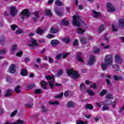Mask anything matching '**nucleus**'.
Returning a JSON list of instances; mask_svg holds the SVG:
<instances>
[{
	"label": "nucleus",
	"mask_w": 124,
	"mask_h": 124,
	"mask_svg": "<svg viewBox=\"0 0 124 124\" xmlns=\"http://www.w3.org/2000/svg\"><path fill=\"white\" fill-rule=\"evenodd\" d=\"M80 22L84 24V22L82 21V17L81 16L76 15L73 16V25L75 27H78L77 33H78V34H82V33H84L86 31V30L81 28V23Z\"/></svg>",
	"instance_id": "1"
},
{
	"label": "nucleus",
	"mask_w": 124,
	"mask_h": 124,
	"mask_svg": "<svg viewBox=\"0 0 124 124\" xmlns=\"http://www.w3.org/2000/svg\"><path fill=\"white\" fill-rule=\"evenodd\" d=\"M113 56L111 55H107L106 56L104 60L105 63H102L101 67L102 70H106L107 69V66H110L113 64Z\"/></svg>",
	"instance_id": "2"
},
{
	"label": "nucleus",
	"mask_w": 124,
	"mask_h": 124,
	"mask_svg": "<svg viewBox=\"0 0 124 124\" xmlns=\"http://www.w3.org/2000/svg\"><path fill=\"white\" fill-rule=\"evenodd\" d=\"M20 15H21V16L20 17L21 19H22L24 21L25 20V16L29 17L31 15V14H30L29 9H25L21 12Z\"/></svg>",
	"instance_id": "3"
},
{
	"label": "nucleus",
	"mask_w": 124,
	"mask_h": 124,
	"mask_svg": "<svg viewBox=\"0 0 124 124\" xmlns=\"http://www.w3.org/2000/svg\"><path fill=\"white\" fill-rule=\"evenodd\" d=\"M10 9L11 16L13 17H15L18 13V10H17V8H16L15 6H12L10 7Z\"/></svg>",
	"instance_id": "4"
},
{
	"label": "nucleus",
	"mask_w": 124,
	"mask_h": 124,
	"mask_svg": "<svg viewBox=\"0 0 124 124\" xmlns=\"http://www.w3.org/2000/svg\"><path fill=\"white\" fill-rule=\"evenodd\" d=\"M107 7L108 8L107 10L108 12H115L116 10L114 6H113L110 2H108L107 3Z\"/></svg>",
	"instance_id": "5"
},
{
	"label": "nucleus",
	"mask_w": 124,
	"mask_h": 124,
	"mask_svg": "<svg viewBox=\"0 0 124 124\" xmlns=\"http://www.w3.org/2000/svg\"><path fill=\"white\" fill-rule=\"evenodd\" d=\"M31 41L32 44H28V46H29V47H33V46L38 47L39 45L38 43H37V41L36 40L34 39V38L32 37H31Z\"/></svg>",
	"instance_id": "6"
},
{
	"label": "nucleus",
	"mask_w": 124,
	"mask_h": 124,
	"mask_svg": "<svg viewBox=\"0 0 124 124\" xmlns=\"http://www.w3.org/2000/svg\"><path fill=\"white\" fill-rule=\"evenodd\" d=\"M50 44L52 47H56V46L61 44V42L58 39L52 40L50 42Z\"/></svg>",
	"instance_id": "7"
},
{
	"label": "nucleus",
	"mask_w": 124,
	"mask_h": 124,
	"mask_svg": "<svg viewBox=\"0 0 124 124\" xmlns=\"http://www.w3.org/2000/svg\"><path fill=\"white\" fill-rule=\"evenodd\" d=\"M39 11H36L34 13H32L33 15H34L35 17H33L32 18L33 22L35 23V22H37V19L39 18Z\"/></svg>",
	"instance_id": "8"
},
{
	"label": "nucleus",
	"mask_w": 124,
	"mask_h": 124,
	"mask_svg": "<svg viewBox=\"0 0 124 124\" xmlns=\"http://www.w3.org/2000/svg\"><path fill=\"white\" fill-rule=\"evenodd\" d=\"M94 62H95V57L93 55L90 56L88 61V64L92 65L94 63Z\"/></svg>",
	"instance_id": "9"
},
{
	"label": "nucleus",
	"mask_w": 124,
	"mask_h": 124,
	"mask_svg": "<svg viewBox=\"0 0 124 124\" xmlns=\"http://www.w3.org/2000/svg\"><path fill=\"white\" fill-rule=\"evenodd\" d=\"M115 62L117 64H122V58H121V56L119 55H116L115 56Z\"/></svg>",
	"instance_id": "10"
},
{
	"label": "nucleus",
	"mask_w": 124,
	"mask_h": 124,
	"mask_svg": "<svg viewBox=\"0 0 124 124\" xmlns=\"http://www.w3.org/2000/svg\"><path fill=\"white\" fill-rule=\"evenodd\" d=\"M10 73L13 74L15 72H16V66L15 64H12L10 66L9 70Z\"/></svg>",
	"instance_id": "11"
},
{
	"label": "nucleus",
	"mask_w": 124,
	"mask_h": 124,
	"mask_svg": "<svg viewBox=\"0 0 124 124\" xmlns=\"http://www.w3.org/2000/svg\"><path fill=\"white\" fill-rule=\"evenodd\" d=\"M12 93H13V90L12 89H7L6 91V93L4 95L5 97H8L9 96H12Z\"/></svg>",
	"instance_id": "12"
},
{
	"label": "nucleus",
	"mask_w": 124,
	"mask_h": 124,
	"mask_svg": "<svg viewBox=\"0 0 124 124\" xmlns=\"http://www.w3.org/2000/svg\"><path fill=\"white\" fill-rule=\"evenodd\" d=\"M66 107L68 108H74L75 107V103L73 101H69L66 104Z\"/></svg>",
	"instance_id": "13"
},
{
	"label": "nucleus",
	"mask_w": 124,
	"mask_h": 124,
	"mask_svg": "<svg viewBox=\"0 0 124 124\" xmlns=\"http://www.w3.org/2000/svg\"><path fill=\"white\" fill-rule=\"evenodd\" d=\"M72 78L74 80H77L78 78H80V74L77 71H75L72 75Z\"/></svg>",
	"instance_id": "14"
},
{
	"label": "nucleus",
	"mask_w": 124,
	"mask_h": 124,
	"mask_svg": "<svg viewBox=\"0 0 124 124\" xmlns=\"http://www.w3.org/2000/svg\"><path fill=\"white\" fill-rule=\"evenodd\" d=\"M20 75L21 76H28V71L27 69L23 68L21 69L20 72Z\"/></svg>",
	"instance_id": "15"
},
{
	"label": "nucleus",
	"mask_w": 124,
	"mask_h": 124,
	"mask_svg": "<svg viewBox=\"0 0 124 124\" xmlns=\"http://www.w3.org/2000/svg\"><path fill=\"white\" fill-rule=\"evenodd\" d=\"M119 27L121 28V29H124V19L120 18L119 19Z\"/></svg>",
	"instance_id": "16"
},
{
	"label": "nucleus",
	"mask_w": 124,
	"mask_h": 124,
	"mask_svg": "<svg viewBox=\"0 0 124 124\" xmlns=\"http://www.w3.org/2000/svg\"><path fill=\"white\" fill-rule=\"evenodd\" d=\"M41 85L43 90H46L47 86H48V83L45 81H41Z\"/></svg>",
	"instance_id": "17"
},
{
	"label": "nucleus",
	"mask_w": 124,
	"mask_h": 124,
	"mask_svg": "<svg viewBox=\"0 0 124 124\" xmlns=\"http://www.w3.org/2000/svg\"><path fill=\"white\" fill-rule=\"evenodd\" d=\"M61 24L62 26H64L65 27L68 26V25H69V21H68V20H66L65 18H63L61 22Z\"/></svg>",
	"instance_id": "18"
},
{
	"label": "nucleus",
	"mask_w": 124,
	"mask_h": 124,
	"mask_svg": "<svg viewBox=\"0 0 124 124\" xmlns=\"http://www.w3.org/2000/svg\"><path fill=\"white\" fill-rule=\"evenodd\" d=\"M113 78L115 81H122L123 80L124 78L122 76H117V75H114Z\"/></svg>",
	"instance_id": "19"
},
{
	"label": "nucleus",
	"mask_w": 124,
	"mask_h": 124,
	"mask_svg": "<svg viewBox=\"0 0 124 124\" xmlns=\"http://www.w3.org/2000/svg\"><path fill=\"white\" fill-rule=\"evenodd\" d=\"M50 31L51 33H57V32H59V31H60L58 29L55 28V27H51Z\"/></svg>",
	"instance_id": "20"
},
{
	"label": "nucleus",
	"mask_w": 124,
	"mask_h": 124,
	"mask_svg": "<svg viewBox=\"0 0 124 124\" xmlns=\"http://www.w3.org/2000/svg\"><path fill=\"white\" fill-rule=\"evenodd\" d=\"M62 41L66 43V44H68L69 43H70V38L68 37L63 38L62 39Z\"/></svg>",
	"instance_id": "21"
},
{
	"label": "nucleus",
	"mask_w": 124,
	"mask_h": 124,
	"mask_svg": "<svg viewBox=\"0 0 124 124\" xmlns=\"http://www.w3.org/2000/svg\"><path fill=\"white\" fill-rule=\"evenodd\" d=\"M76 59L80 62H84V60L82 59V58H81V53H78L76 56Z\"/></svg>",
	"instance_id": "22"
},
{
	"label": "nucleus",
	"mask_w": 124,
	"mask_h": 124,
	"mask_svg": "<svg viewBox=\"0 0 124 124\" xmlns=\"http://www.w3.org/2000/svg\"><path fill=\"white\" fill-rule=\"evenodd\" d=\"M45 12L46 15V16H48V17H52L53 16V15L52 14V13L51 12V11L49 9H46L45 10Z\"/></svg>",
	"instance_id": "23"
},
{
	"label": "nucleus",
	"mask_w": 124,
	"mask_h": 124,
	"mask_svg": "<svg viewBox=\"0 0 124 124\" xmlns=\"http://www.w3.org/2000/svg\"><path fill=\"white\" fill-rule=\"evenodd\" d=\"M79 89L80 91H86L87 90V87H86V85L82 83L80 84Z\"/></svg>",
	"instance_id": "24"
},
{
	"label": "nucleus",
	"mask_w": 124,
	"mask_h": 124,
	"mask_svg": "<svg viewBox=\"0 0 124 124\" xmlns=\"http://www.w3.org/2000/svg\"><path fill=\"white\" fill-rule=\"evenodd\" d=\"M112 103V101L109 100H106V101L103 102V104L107 106H109V105H111Z\"/></svg>",
	"instance_id": "25"
},
{
	"label": "nucleus",
	"mask_w": 124,
	"mask_h": 124,
	"mask_svg": "<svg viewBox=\"0 0 124 124\" xmlns=\"http://www.w3.org/2000/svg\"><path fill=\"white\" fill-rule=\"evenodd\" d=\"M93 50V52L94 53V54H99V52H100V48H97V46H94Z\"/></svg>",
	"instance_id": "26"
},
{
	"label": "nucleus",
	"mask_w": 124,
	"mask_h": 124,
	"mask_svg": "<svg viewBox=\"0 0 124 124\" xmlns=\"http://www.w3.org/2000/svg\"><path fill=\"white\" fill-rule=\"evenodd\" d=\"M106 93H107V91L105 89H103L101 93H100L99 95L101 97H103V96H104Z\"/></svg>",
	"instance_id": "27"
},
{
	"label": "nucleus",
	"mask_w": 124,
	"mask_h": 124,
	"mask_svg": "<svg viewBox=\"0 0 124 124\" xmlns=\"http://www.w3.org/2000/svg\"><path fill=\"white\" fill-rule=\"evenodd\" d=\"M75 71H74L73 69H70L67 70V74L69 76H71L74 73Z\"/></svg>",
	"instance_id": "28"
},
{
	"label": "nucleus",
	"mask_w": 124,
	"mask_h": 124,
	"mask_svg": "<svg viewBox=\"0 0 124 124\" xmlns=\"http://www.w3.org/2000/svg\"><path fill=\"white\" fill-rule=\"evenodd\" d=\"M43 32H44V30L41 29V28L40 27L37 28V33L38 34L41 35L42 33H43Z\"/></svg>",
	"instance_id": "29"
},
{
	"label": "nucleus",
	"mask_w": 124,
	"mask_h": 124,
	"mask_svg": "<svg viewBox=\"0 0 124 124\" xmlns=\"http://www.w3.org/2000/svg\"><path fill=\"white\" fill-rule=\"evenodd\" d=\"M55 81V79L54 80H52L51 81H49L48 82V85L50 88V89H54L55 88V84H54V82Z\"/></svg>",
	"instance_id": "30"
},
{
	"label": "nucleus",
	"mask_w": 124,
	"mask_h": 124,
	"mask_svg": "<svg viewBox=\"0 0 124 124\" xmlns=\"http://www.w3.org/2000/svg\"><path fill=\"white\" fill-rule=\"evenodd\" d=\"M63 74V71H62V69H60L57 72V73L56 74V76H57V77H60L61 76H62V75Z\"/></svg>",
	"instance_id": "31"
},
{
	"label": "nucleus",
	"mask_w": 124,
	"mask_h": 124,
	"mask_svg": "<svg viewBox=\"0 0 124 124\" xmlns=\"http://www.w3.org/2000/svg\"><path fill=\"white\" fill-rule=\"evenodd\" d=\"M21 88V86L20 85H17L16 88L15 89V91L16 93H21V91L19 90V89Z\"/></svg>",
	"instance_id": "32"
},
{
	"label": "nucleus",
	"mask_w": 124,
	"mask_h": 124,
	"mask_svg": "<svg viewBox=\"0 0 124 124\" xmlns=\"http://www.w3.org/2000/svg\"><path fill=\"white\" fill-rule=\"evenodd\" d=\"M87 93H88L89 95H90L91 96L94 95V92L90 89L87 90Z\"/></svg>",
	"instance_id": "33"
},
{
	"label": "nucleus",
	"mask_w": 124,
	"mask_h": 124,
	"mask_svg": "<svg viewBox=\"0 0 124 124\" xmlns=\"http://www.w3.org/2000/svg\"><path fill=\"white\" fill-rule=\"evenodd\" d=\"M80 39L82 44H87V41L86 40V39H85V37H82L80 38Z\"/></svg>",
	"instance_id": "34"
},
{
	"label": "nucleus",
	"mask_w": 124,
	"mask_h": 124,
	"mask_svg": "<svg viewBox=\"0 0 124 124\" xmlns=\"http://www.w3.org/2000/svg\"><path fill=\"white\" fill-rule=\"evenodd\" d=\"M55 12L56 14L58 16H59V17L62 16V12L59 11V10H56L55 11Z\"/></svg>",
	"instance_id": "35"
},
{
	"label": "nucleus",
	"mask_w": 124,
	"mask_h": 124,
	"mask_svg": "<svg viewBox=\"0 0 124 124\" xmlns=\"http://www.w3.org/2000/svg\"><path fill=\"white\" fill-rule=\"evenodd\" d=\"M13 124H25V121L18 119L17 120L16 123H13Z\"/></svg>",
	"instance_id": "36"
},
{
	"label": "nucleus",
	"mask_w": 124,
	"mask_h": 124,
	"mask_svg": "<svg viewBox=\"0 0 124 124\" xmlns=\"http://www.w3.org/2000/svg\"><path fill=\"white\" fill-rule=\"evenodd\" d=\"M103 31H104V25L102 24L99 28V32L101 33V32H103Z\"/></svg>",
	"instance_id": "37"
},
{
	"label": "nucleus",
	"mask_w": 124,
	"mask_h": 124,
	"mask_svg": "<svg viewBox=\"0 0 124 124\" xmlns=\"http://www.w3.org/2000/svg\"><path fill=\"white\" fill-rule=\"evenodd\" d=\"M55 4L58 6H62V2H61L60 0H56L55 1Z\"/></svg>",
	"instance_id": "38"
},
{
	"label": "nucleus",
	"mask_w": 124,
	"mask_h": 124,
	"mask_svg": "<svg viewBox=\"0 0 124 124\" xmlns=\"http://www.w3.org/2000/svg\"><path fill=\"white\" fill-rule=\"evenodd\" d=\"M112 68H114L116 71H120V66L118 65V64H114L112 67Z\"/></svg>",
	"instance_id": "39"
},
{
	"label": "nucleus",
	"mask_w": 124,
	"mask_h": 124,
	"mask_svg": "<svg viewBox=\"0 0 124 124\" xmlns=\"http://www.w3.org/2000/svg\"><path fill=\"white\" fill-rule=\"evenodd\" d=\"M35 94H38V93H42V91L40 89H36L34 91Z\"/></svg>",
	"instance_id": "40"
},
{
	"label": "nucleus",
	"mask_w": 124,
	"mask_h": 124,
	"mask_svg": "<svg viewBox=\"0 0 124 124\" xmlns=\"http://www.w3.org/2000/svg\"><path fill=\"white\" fill-rule=\"evenodd\" d=\"M93 14H94V17L95 18H96V17H98V16H100V13H99V12H97L95 11H93Z\"/></svg>",
	"instance_id": "41"
},
{
	"label": "nucleus",
	"mask_w": 124,
	"mask_h": 124,
	"mask_svg": "<svg viewBox=\"0 0 124 124\" xmlns=\"http://www.w3.org/2000/svg\"><path fill=\"white\" fill-rule=\"evenodd\" d=\"M5 44V38L4 37H2L1 39H0V44L1 45H4Z\"/></svg>",
	"instance_id": "42"
},
{
	"label": "nucleus",
	"mask_w": 124,
	"mask_h": 124,
	"mask_svg": "<svg viewBox=\"0 0 124 124\" xmlns=\"http://www.w3.org/2000/svg\"><path fill=\"white\" fill-rule=\"evenodd\" d=\"M48 104H51V105H60L59 102L55 101L53 102H49Z\"/></svg>",
	"instance_id": "43"
},
{
	"label": "nucleus",
	"mask_w": 124,
	"mask_h": 124,
	"mask_svg": "<svg viewBox=\"0 0 124 124\" xmlns=\"http://www.w3.org/2000/svg\"><path fill=\"white\" fill-rule=\"evenodd\" d=\"M62 96H63V92H62L60 94L55 96V98L59 99V98L62 97Z\"/></svg>",
	"instance_id": "44"
},
{
	"label": "nucleus",
	"mask_w": 124,
	"mask_h": 124,
	"mask_svg": "<svg viewBox=\"0 0 124 124\" xmlns=\"http://www.w3.org/2000/svg\"><path fill=\"white\" fill-rule=\"evenodd\" d=\"M46 80H52L53 79H55V78L54 76H50V75H47L46 77Z\"/></svg>",
	"instance_id": "45"
},
{
	"label": "nucleus",
	"mask_w": 124,
	"mask_h": 124,
	"mask_svg": "<svg viewBox=\"0 0 124 124\" xmlns=\"http://www.w3.org/2000/svg\"><path fill=\"white\" fill-rule=\"evenodd\" d=\"M86 108L87 109H89L90 110H93V105L92 104H88L86 105Z\"/></svg>",
	"instance_id": "46"
},
{
	"label": "nucleus",
	"mask_w": 124,
	"mask_h": 124,
	"mask_svg": "<svg viewBox=\"0 0 124 124\" xmlns=\"http://www.w3.org/2000/svg\"><path fill=\"white\" fill-rule=\"evenodd\" d=\"M25 107H27V108H29V109L31 108V107L33 106V104H25Z\"/></svg>",
	"instance_id": "47"
},
{
	"label": "nucleus",
	"mask_w": 124,
	"mask_h": 124,
	"mask_svg": "<svg viewBox=\"0 0 124 124\" xmlns=\"http://www.w3.org/2000/svg\"><path fill=\"white\" fill-rule=\"evenodd\" d=\"M18 27V26H17L16 25H15V24H13V25H12L11 26V29L12 31H16V28Z\"/></svg>",
	"instance_id": "48"
},
{
	"label": "nucleus",
	"mask_w": 124,
	"mask_h": 124,
	"mask_svg": "<svg viewBox=\"0 0 124 124\" xmlns=\"http://www.w3.org/2000/svg\"><path fill=\"white\" fill-rule=\"evenodd\" d=\"M112 94H108L106 96V98L107 99H113V98H114V97L112 96Z\"/></svg>",
	"instance_id": "49"
},
{
	"label": "nucleus",
	"mask_w": 124,
	"mask_h": 124,
	"mask_svg": "<svg viewBox=\"0 0 124 124\" xmlns=\"http://www.w3.org/2000/svg\"><path fill=\"white\" fill-rule=\"evenodd\" d=\"M69 55H70V52H66L63 54V59H66L67 57H68Z\"/></svg>",
	"instance_id": "50"
},
{
	"label": "nucleus",
	"mask_w": 124,
	"mask_h": 124,
	"mask_svg": "<svg viewBox=\"0 0 124 124\" xmlns=\"http://www.w3.org/2000/svg\"><path fill=\"white\" fill-rule=\"evenodd\" d=\"M95 104L96 105V107H99V108H101V107L102 106V103H101V102H96Z\"/></svg>",
	"instance_id": "51"
},
{
	"label": "nucleus",
	"mask_w": 124,
	"mask_h": 124,
	"mask_svg": "<svg viewBox=\"0 0 124 124\" xmlns=\"http://www.w3.org/2000/svg\"><path fill=\"white\" fill-rule=\"evenodd\" d=\"M90 88H92V89H93L94 90L96 89V84L95 83L93 82V84L90 85Z\"/></svg>",
	"instance_id": "52"
},
{
	"label": "nucleus",
	"mask_w": 124,
	"mask_h": 124,
	"mask_svg": "<svg viewBox=\"0 0 124 124\" xmlns=\"http://www.w3.org/2000/svg\"><path fill=\"white\" fill-rule=\"evenodd\" d=\"M16 56H17V57H22V56H23V51H20L17 52L16 54Z\"/></svg>",
	"instance_id": "53"
},
{
	"label": "nucleus",
	"mask_w": 124,
	"mask_h": 124,
	"mask_svg": "<svg viewBox=\"0 0 124 124\" xmlns=\"http://www.w3.org/2000/svg\"><path fill=\"white\" fill-rule=\"evenodd\" d=\"M17 49V45L15 44L12 47V52H14Z\"/></svg>",
	"instance_id": "54"
},
{
	"label": "nucleus",
	"mask_w": 124,
	"mask_h": 124,
	"mask_svg": "<svg viewBox=\"0 0 124 124\" xmlns=\"http://www.w3.org/2000/svg\"><path fill=\"white\" fill-rule=\"evenodd\" d=\"M73 46H77V45H78V40H77V39H75L73 42Z\"/></svg>",
	"instance_id": "55"
},
{
	"label": "nucleus",
	"mask_w": 124,
	"mask_h": 124,
	"mask_svg": "<svg viewBox=\"0 0 124 124\" xmlns=\"http://www.w3.org/2000/svg\"><path fill=\"white\" fill-rule=\"evenodd\" d=\"M107 110H109V107H107V106L104 105V106L102 108V111H106Z\"/></svg>",
	"instance_id": "56"
},
{
	"label": "nucleus",
	"mask_w": 124,
	"mask_h": 124,
	"mask_svg": "<svg viewBox=\"0 0 124 124\" xmlns=\"http://www.w3.org/2000/svg\"><path fill=\"white\" fill-rule=\"evenodd\" d=\"M18 112V110L17 109L15 110L14 111L12 112L11 114V117H14L16 114H17V112Z\"/></svg>",
	"instance_id": "57"
},
{
	"label": "nucleus",
	"mask_w": 124,
	"mask_h": 124,
	"mask_svg": "<svg viewBox=\"0 0 124 124\" xmlns=\"http://www.w3.org/2000/svg\"><path fill=\"white\" fill-rule=\"evenodd\" d=\"M16 34H21V33H23V30L21 29H19L16 31Z\"/></svg>",
	"instance_id": "58"
},
{
	"label": "nucleus",
	"mask_w": 124,
	"mask_h": 124,
	"mask_svg": "<svg viewBox=\"0 0 124 124\" xmlns=\"http://www.w3.org/2000/svg\"><path fill=\"white\" fill-rule=\"evenodd\" d=\"M48 62L50 63H53L54 62V59H52L50 57H48Z\"/></svg>",
	"instance_id": "59"
},
{
	"label": "nucleus",
	"mask_w": 124,
	"mask_h": 124,
	"mask_svg": "<svg viewBox=\"0 0 124 124\" xmlns=\"http://www.w3.org/2000/svg\"><path fill=\"white\" fill-rule=\"evenodd\" d=\"M34 87V85L33 84L28 85L27 86V88L29 90H30V89H32V88Z\"/></svg>",
	"instance_id": "60"
},
{
	"label": "nucleus",
	"mask_w": 124,
	"mask_h": 124,
	"mask_svg": "<svg viewBox=\"0 0 124 124\" xmlns=\"http://www.w3.org/2000/svg\"><path fill=\"white\" fill-rule=\"evenodd\" d=\"M42 112L43 113H46V112H47V108H45V106H42Z\"/></svg>",
	"instance_id": "61"
},
{
	"label": "nucleus",
	"mask_w": 124,
	"mask_h": 124,
	"mask_svg": "<svg viewBox=\"0 0 124 124\" xmlns=\"http://www.w3.org/2000/svg\"><path fill=\"white\" fill-rule=\"evenodd\" d=\"M5 49H3L2 50H0V55H3V54H5L6 53Z\"/></svg>",
	"instance_id": "62"
},
{
	"label": "nucleus",
	"mask_w": 124,
	"mask_h": 124,
	"mask_svg": "<svg viewBox=\"0 0 124 124\" xmlns=\"http://www.w3.org/2000/svg\"><path fill=\"white\" fill-rule=\"evenodd\" d=\"M106 82H107V84L108 85V86L111 85V81H110V80L108 78H107L106 79Z\"/></svg>",
	"instance_id": "63"
},
{
	"label": "nucleus",
	"mask_w": 124,
	"mask_h": 124,
	"mask_svg": "<svg viewBox=\"0 0 124 124\" xmlns=\"http://www.w3.org/2000/svg\"><path fill=\"white\" fill-rule=\"evenodd\" d=\"M76 124H84V122L82 121L81 120H78Z\"/></svg>",
	"instance_id": "64"
}]
</instances>
